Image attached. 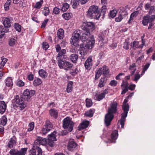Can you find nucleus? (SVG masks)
<instances>
[{
  "label": "nucleus",
  "mask_w": 155,
  "mask_h": 155,
  "mask_svg": "<svg viewBox=\"0 0 155 155\" xmlns=\"http://www.w3.org/2000/svg\"><path fill=\"white\" fill-rule=\"evenodd\" d=\"M12 102L15 104V107L18 108L20 110H22L27 106L25 102L24 99L21 97L19 98L18 95L15 97Z\"/></svg>",
  "instance_id": "423d86ee"
},
{
  "label": "nucleus",
  "mask_w": 155,
  "mask_h": 155,
  "mask_svg": "<svg viewBox=\"0 0 155 155\" xmlns=\"http://www.w3.org/2000/svg\"><path fill=\"white\" fill-rule=\"evenodd\" d=\"M92 60L91 57L88 58L86 60L84 63V66L85 68L88 70H90L92 66Z\"/></svg>",
  "instance_id": "f3484780"
},
{
  "label": "nucleus",
  "mask_w": 155,
  "mask_h": 155,
  "mask_svg": "<svg viewBox=\"0 0 155 155\" xmlns=\"http://www.w3.org/2000/svg\"><path fill=\"white\" fill-rule=\"evenodd\" d=\"M72 16L71 13H66L63 14L62 16L65 20H68L71 18Z\"/></svg>",
  "instance_id": "c9c22d12"
},
{
  "label": "nucleus",
  "mask_w": 155,
  "mask_h": 155,
  "mask_svg": "<svg viewBox=\"0 0 155 155\" xmlns=\"http://www.w3.org/2000/svg\"><path fill=\"white\" fill-rule=\"evenodd\" d=\"M49 114L50 115L54 118H57L58 116V112L57 110L54 109H51L49 110Z\"/></svg>",
  "instance_id": "5701e85b"
},
{
  "label": "nucleus",
  "mask_w": 155,
  "mask_h": 155,
  "mask_svg": "<svg viewBox=\"0 0 155 155\" xmlns=\"http://www.w3.org/2000/svg\"><path fill=\"white\" fill-rule=\"evenodd\" d=\"M64 31L61 29H59L57 32V36L58 38L61 39L63 38L64 36Z\"/></svg>",
  "instance_id": "7c9ffc66"
},
{
  "label": "nucleus",
  "mask_w": 155,
  "mask_h": 155,
  "mask_svg": "<svg viewBox=\"0 0 155 155\" xmlns=\"http://www.w3.org/2000/svg\"><path fill=\"white\" fill-rule=\"evenodd\" d=\"M45 16L48 15L49 13V8L47 7H45L44 8V11L43 12Z\"/></svg>",
  "instance_id": "6e6d98bb"
},
{
  "label": "nucleus",
  "mask_w": 155,
  "mask_h": 155,
  "mask_svg": "<svg viewBox=\"0 0 155 155\" xmlns=\"http://www.w3.org/2000/svg\"><path fill=\"white\" fill-rule=\"evenodd\" d=\"M78 55L76 54H71L70 56V60L73 62L76 63L78 59Z\"/></svg>",
  "instance_id": "473e14b6"
},
{
  "label": "nucleus",
  "mask_w": 155,
  "mask_h": 155,
  "mask_svg": "<svg viewBox=\"0 0 155 155\" xmlns=\"http://www.w3.org/2000/svg\"><path fill=\"white\" fill-rule=\"evenodd\" d=\"M3 21V24L4 26L11 27L12 24V21L11 18L7 17L5 18L4 19Z\"/></svg>",
  "instance_id": "412c9836"
},
{
  "label": "nucleus",
  "mask_w": 155,
  "mask_h": 155,
  "mask_svg": "<svg viewBox=\"0 0 155 155\" xmlns=\"http://www.w3.org/2000/svg\"><path fill=\"white\" fill-rule=\"evenodd\" d=\"M117 82L115 80L111 81L110 83V85L112 86H115L116 85Z\"/></svg>",
  "instance_id": "774afa93"
},
{
  "label": "nucleus",
  "mask_w": 155,
  "mask_h": 155,
  "mask_svg": "<svg viewBox=\"0 0 155 155\" xmlns=\"http://www.w3.org/2000/svg\"><path fill=\"white\" fill-rule=\"evenodd\" d=\"M86 105L87 107H90L92 104L91 100L87 98L86 100Z\"/></svg>",
  "instance_id": "864d4df0"
},
{
  "label": "nucleus",
  "mask_w": 155,
  "mask_h": 155,
  "mask_svg": "<svg viewBox=\"0 0 155 155\" xmlns=\"http://www.w3.org/2000/svg\"><path fill=\"white\" fill-rule=\"evenodd\" d=\"M102 68H100L96 72V74L95 76V79H98L102 74Z\"/></svg>",
  "instance_id": "4c0bfd02"
},
{
  "label": "nucleus",
  "mask_w": 155,
  "mask_h": 155,
  "mask_svg": "<svg viewBox=\"0 0 155 155\" xmlns=\"http://www.w3.org/2000/svg\"><path fill=\"white\" fill-rule=\"evenodd\" d=\"M17 39L15 37L10 38L8 39V44L11 47H13L17 42Z\"/></svg>",
  "instance_id": "a878e982"
},
{
  "label": "nucleus",
  "mask_w": 155,
  "mask_h": 155,
  "mask_svg": "<svg viewBox=\"0 0 155 155\" xmlns=\"http://www.w3.org/2000/svg\"><path fill=\"white\" fill-rule=\"evenodd\" d=\"M107 89H106L103 92L101 93H95L94 95V98L95 100L100 101L105 97V95L108 93Z\"/></svg>",
  "instance_id": "f8f14e48"
},
{
  "label": "nucleus",
  "mask_w": 155,
  "mask_h": 155,
  "mask_svg": "<svg viewBox=\"0 0 155 155\" xmlns=\"http://www.w3.org/2000/svg\"><path fill=\"white\" fill-rule=\"evenodd\" d=\"M36 147H34V145L33 146V147L32 149L29 152V155H36Z\"/></svg>",
  "instance_id": "8fccbe9b"
},
{
  "label": "nucleus",
  "mask_w": 155,
  "mask_h": 155,
  "mask_svg": "<svg viewBox=\"0 0 155 155\" xmlns=\"http://www.w3.org/2000/svg\"><path fill=\"white\" fill-rule=\"evenodd\" d=\"M49 47V45L46 42H43L42 44V47L43 49L46 50Z\"/></svg>",
  "instance_id": "680f3d73"
},
{
  "label": "nucleus",
  "mask_w": 155,
  "mask_h": 155,
  "mask_svg": "<svg viewBox=\"0 0 155 155\" xmlns=\"http://www.w3.org/2000/svg\"><path fill=\"white\" fill-rule=\"evenodd\" d=\"M79 2L74 1V2L72 5V7L74 8H76L77 6L78 5Z\"/></svg>",
  "instance_id": "338daca9"
},
{
  "label": "nucleus",
  "mask_w": 155,
  "mask_h": 155,
  "mask_svg": "<svg viewBox=\"0 0 155 155\" xmlns=\"http://www.w3.org/2000/svg\"><path fill=\"white\" fill-rule=\"evenodd\" d=\"M124 87V88H123V87H122L123 90L121 93V94H125L128 91V90L129 89L128 87Z\"/></svg>",
  "instance_id": "69168bd1"
},
{
  "label": "nucleus",
  "mask_w": 155,
  "mask_h": 155,
  "mask_svg": "<svg viewBox=\"0 0 155 155\" xmlns=\"http://www.w3.org/2000/svg\"><path fill=\"white\" fill-rule=\"evenodd\" d=\"M144 37V35H143L141 38L142 42V44L138 46L139 42L137 41H134L133 42V43H131V44L130 45L131 47L133 48L134 49H135L137 48H142L143 47V46L144 45L145 43V40H143Z\"/></svg>",
  "instance_id": "ddd939ff"
},
{
  "label": "nucleus",
  "mask_w": 155,
  "mask_h": 155,
  "mask_svg": "<svg viewBox=\"0 0 155 155\" xmlns=\"http://www.w3.org/2000/svg\"><path fill=\"white\" fill-rule=\"evenodd\" d=\"M25 83L21 80H18L17 82V85L19 87H22L24 86Z\"/></svg>",
  "instance_id": "bf43d9fd"
},
{
  "label": "nucleus",
  "mask_w": 155,
  "mask_h": 155,
  "mask_svg": "<svg viewBox=\"0 0 155 155\" xmlns=\"http://www.w3.org/2000/svg\"><path fill=\"white\" fill-rule=\"evenodd\" d=\"M129 42L127 40H125L124 43L123 48L126 50H128L129 48Z\"/></svg>",
  "instance_id": "3c124183"
},
{
  "label": "nucleus",
  "mask_w": 155,
  "mask_h": 155,
  "mask_svg": "<svg viewBox=\"0 0 155 155\" xmlns=\"http://www.w3.org/2000/svg\"><path fill=\"white\" fill-rule=\"evenodd\" d=\"M16 138L15 136H13L10 139L7 146L9 148H11L16 145Z\"/></svg>",
  "instance_id": "dca6fc26"
},
{
  "label": "nucleus",
  "mask_w": 155,
  "mask_h": 155,
  "mask_svg": "<svg viewBox=\"0 0 155 155\" xmlns=\"http://www.w3.org/2000/svg\"><path fill=\"white\" fill-rule=\"evenodd\" d=\"M39 75L42 78H45L48 76V73L43 69L40 70L38 71Z\"/></svg>",
  "instance_id": "f704fd0d"
},
{
  "label": "nucleus",
  "mask_w": 155,
  "mask_h": 155,
  "mask_svg": "<svg viewBox=\"0 0 155 155\" xmlns=\"http://www.w3.org/2000/svg\"><path fill=\"white\" fill-rule=\"evenodd\" d=\"M89 122L88 121H85L83 122L78 126V128L79 130L85 129L88 126Z\"/></svg>",
  "instance_id": "393cba45"
},
{
  "label": "nucleus",
  "mask_w": 155,
  "mask_h": 155,
  "mask_svg": "<svg viewBox=\"0 0 155 155\" xmlns=\"http://www.w3.org/2000/svg\"><path fill=\"white\" fill-rule=\"evenodd\" d=\"M35 127V123L33 122H32L29 124L28 128V129L27 131L30 132L32 131Z\"/></svg>",
  "instance_id": "c03bdc74"
},
{
  "label": "nucleus",
  "mask_w": 155,
  "mask_h": 155,
  "mask_svg": "<svg viewBox=\"0 0 155 155\" xmlns=\"http://www.w3.org/2000/svg\"><path fill=\"white\" fill-rule=\"evenodd\" d=\"M43 2H38L36 3L34 8H40Z\"/></svg>",
  "instance_id": "13d9d810"
},
{
  "label": "nucleus",
  "mask_w": 155,
  "mask_h": 155,
  "mask_svg": "<svg viewBox=\"0 0 155 155\" xmlns=\"http://www.w3.org/2000/svg\"><path fill=\"white\" fill-rule=\"evenodd\" d=\"M128 100L125 99L123 103L122 109L124 110V112L121 114V119L118 121V122H120V124L121 125V127L122 128H124V122L126 118L127 117L129 110V105L128 104H127Z\"/></svg>",
  "instance_id": "20e7f679"
},
{
  "label": "nucleus",
  "mask_w": 155,
  "mask_h": 155,
  "mask_svg": "<svg viewBox=\"0 0 155 155\" xmlns=\"http://www.w3.org/2000/svg\"><path fill=\"white\" fill-rule=\"evenodd\" d=\"M15 29L18 32H20L21 31V26L18 24H15L14 25Z\"/></svg>",
  "instance_id": "052dcab7"
},
{
  "label": "nucleus",
  "mask_w": 155,
  "mask_h": 155,
  "mask_svg": "<svg viewBox=\"0 0 155 155\" xmlns=\"http://www.w3.org/2000/svg\"><path fill=\"white\" fill-rule=\"evenodd\" d=\"M7 122L6 117L5 115H3L0 119V124L3 126L6 125Z\"/></svg>",
  "instance_id": "2f4dec72"
},
{
  "label": "nucleus",
  "mask_w": 155,
  "mask_h": 155,
  "mask_svg": "<svg viewBox=\"0 0 155 155\" xmlns=\"http://www.w3.org/2000/svg\"><path fill=\"white\" fill-rule=\"evenodd\" d=\"M41 83V80L39 78H36L35 79L33 84L34 86H37L39 85Z\"/></svg>",
  "instance_id": "37998d69"
},
{
  "label": "nucleus",
  "mask_w": 155,
  "mask_h": 155,
  "mask_svg": "<svg viewBox=\"0 0 155 155\" xmlns=\"http://www.w3.org/2000/svg\"><path fill=\"white\" fill-rule=\"evenodd\" d=\"M155 19V15L151 16L147 15H146V23H150L153 21Z\"/></svg>",
  "instance_id": "c85d7f7f"
},
{
  "label": "nucleus",
  "mask_w": 155,
  "mask_h": 155,
  "mask_svg": "<svg viewBox=\"0 0 155 155\" xmlns=\"http://www.w3.org/2000/svg\"><path fill=\"white\" fill-rule=\"evenodd\" d=\"M34 147H36V152H38V155H42V151L41 149L37 144H34Z\"/></svg>",
  "instance_id": "a18cd8bd"
},
{
  "label": "nucleus",
  "mask_w": 155,
  "mask_h": 155,
  "mask_svg": "<svg viewBox=\"0 0 155 155\" xmlns=\"http://www.w3.org/2000/svg\"><path fill=\"white\" fill-rule=\"evenodd\" d=\"M81 40L82 42L88 40L87 43L84 45L81 44L80 45V53L82 55L86 54L89 49H92L95 43V40L92 35H91L88 32L85 31L82 35Z\"/></svg>",
  "instance_id": "f257e3e1"
},
{
  "label": "nucleus",
  "mask_w": 155,
  "mask_h": 155,
  "mask_svg": "<svg viewBox=\"0 0 155 155\" xmlns=\"http://www.w3.org/2000/svg\"><path fill=\"white\" fill-rule=\"evenodd\" d=\"M74 123L69 117L64 118L63 120V127L65 128L68 129V130L71 132L73 129Z\"/></svg>",
  "instance_id": "6e6552de"
},
{
  "label": "nucleus",
  "mask_w": 155,
  "mask_h": 155,
  "mask_svg": "<svg viewBox=\"0 0 155 155\" xmlns=\"http://www.w3.org/2000/svg\"><path fill=\"white\" fill-rule=\"evenodd\" d=\"M47 143L46 139L43 137H38L34 142V144H37L38 146L39 144L44 145Z\"/></svg>",
  "instance_id": "2eb2a0df"
},
{
  "label": "nucleus",
  "mask_w": 155,
  "mask_h": 155,
  "mask_svg": "<svg viewBox=\"0 0 155 155\" xmlns=\"http://www.w3.org/2000/svg\"><path fill=\"white\" fill-rule=\"evenodd\" d=\"M107 32V31L106 30L103 31L102 32L101 34L99 36L98 39L100 41H101L104 40L105 35H106Z\"/></svg>",
  "instance_id": "79ce46f5"
},
{
  "label": "nucleus",
  "mask_w": 155,
  "mask_h": 155,
  "mask_svg": "<svg viewBox=\"0 0 155 155\" xmlns=\"http://www.w3.org/2000/svg\"><path fill=\"white\" fill-rule=\"evenodd\" d=\"M56 134L57 131H54L48 136V140L47 144L48 145L51 147H54L55 144L54 141L57 140L56 136Z\"/></svg>",
  "instance_id": "1a4fd4ad"
},
{
  "label": "nucleus",
  "mask_w": 155,
  "mask_h": 155,
  "mask_svg": "<svg viewBox=\"0 0 155 155\" xmlns=\"http://www.w3.org/2000/svg\"><path fill=\"white\" fill-rule=\"evenodd\" d=\"M60 11V9L58 8L55 7L54 9L53 10V12L55 14H58L59 13Z\"/></svg>",
  "instance_id": "0e129e2a"
},
{
  "label": "nucleus",
  "mask_w": 155,
  "mask_h": 155,
  "mask_svg": "<svg viewBox=\"0 0 155 155\" xmlns=\"http://www.w3.org/2000/svg\"><path fill=\"white\" fill-rule=\"evenodd\" d=\"M94 112V110L91 109L89 111H87L85 114V115L88 117H91L93 115V114Z\"/></svg>",
  "instance_id": "e433bc0d"
},
{
  "label": "nucleus",
  "mask_w": 155,
  "mask_h": 155,
  "mask_svg": "<svg viewBox=\"0 0 155 155\" xmlns=\"http://www.w3.org/2000/svg\"><path fill=\"white\" fill-rule=\"evenodd\" d=\"M73 84V82L71 81L69 82L68 84L66 90L68 93L72 91Z\"/></svg>",
  "instance_id": "58836bf2"
},
{
  "label": "nucleus",
  "mask_w": 155,
  "mask_h": 155,
  "mask_svg": "<svg viewBox=\"0 0 155 155\" xmlns=\"http://www.w3.org/2000/svg\"><path fill=\"white\" fill-rule=\"evenodd\" d=\"M87 15L91 18L98 19L101 16V13L98 10L97 6L92 5L89 8Z\"/></svg>",
  "instance_id": "39448f33"
},
{
  "label": "nucleus",
  "mask_w": 155,
  "mask_h": 155,
  "mask_svg": "<svg viewBox=\"0 0 155 155\" xmlns=\"http://www.w3.org/2000/svg\"><path fill=\"white\" fill-rule=\"evenodd\" d=\"M7 105L4 101H0V113L3 114L5 112Z\"/></svg>",
  "instance_id": "aec40b11"
},
{
  "label": "nucleus",
  "mask_w": 155,
  "mask_h": 155,
  "mask_svg": "<svg viewBox=\"0 0 155 155\" xmlns=\"http://www.w3.org/2000/svg\"><path fill=\"white\" fill-rule=\"evenodd\" d=\"M44 126H46L47 128H49L50 130L53 127V125L49 120L46 121L45 124Z\"/></svg>",
  "instance_id": "603ef678"
},
{
  "label": "nucleus",
  "mask_w": 155,
  "mask_h": 155,
  "mask_svg": "<svg viewBox=\"0 0 155 155\" xmlns=\"http://www.w3.org/2000/svg\"><path fill=\"white\" fill-rule=\"evenodd\" d=\"M1 59L2 61L0 64V68L3 69L8 60L6 58H3V57H2Z\"/></svg>",
  "instance_id": "a19ab883"
},
{
  "label": "nucleus",
  "mask_w": 155,
  "mask_h": 155,
  "mask_svg": "<svg viewBox=\"0 0 155 155\" xmlns=\"http://www.w3.org/2000/svg\"><path fill=\"white\" fill-rule=\"evenodd\" d=\"M139 11H136L131 14L130 19L128 21L129 24L131 23L132 21L133 20L134 18L136 17L139 14Z\"/></svg>",
  "instance_id": "b1692460"
},
{
  "label": "nucleus",
  "mask_w": 155,
  "mask_h": 155,
  "mask_svg": "<svg viewBox=\"0 0 155 155\" xmlns=\"http://www.w3.org/2000/svg\"><path fill=\"white\" fill-rule=\"evenodd\" d=\"M6 86L8 87H12L13 85L12 80L11 77H8L5 80Z\"/></svg>",
  "instance_id": "bb28decb"
},
{
  "label": "nucleus",
  "mask_w": 155,
  "mask_h": 155,
  "mask_svg": "<svg viewBox=\"0 0 155 155\" xmlns=\"http://www.w3.org/2000/svg\"><path fill=\"white\" fill-rule=\"evenodd\" d=\"M50 130H50L49 128H47V127H46V126H43L41 131L42 134L45 135L48 132H49Z\"/></svg>",
  "instance_id": "49530a36"
},
{
  "label": "nucleus",
  "mask_w": 155,
  "mask_h": 155,
  "mask_svg": "<svg viewBox=\"0 0 155 155\" xmlns=\"http://www.w3.org/2000/svg\"><path fill=\"white\" fill-rule=\"evenodd\" d=\"M35 93V91L34 90L26 89L24 91L23 95L24 96L30 97L33 96Z\"/></svg>",
  "instance_id": "a211bd4d"
},
{
  "label": "nucleus",
  "mask_w": 155,
  "mask_h": 155,
  "mask_svg": "<svg viewBox=\"0 0 155 155\" xmlns=\"http://www.w3.org/2000/svg\"><path fill=\"white\" fill-rule=\"evenodd\" d=\"M101 68L103 75L104 76H106L109 73V70L108 68L106 65H104Z\"/></svg>",
  "instance_id": "cd10ccee"
},
{
  "label": "nucleus",
  "mask_w": 155,
  "mask_h": 155,
  "mask_svg": "<svg viewBox=\"0 0 155 155\" xmlns=\"http://www.w3.org/2000/svg\"><path fill=\"white\" fill-rule=\"evenodd\" d=\"M117 11L116 10L114 9L111 11L110 12V15L111 17L112 18L114 17L117 13Z\"/></svg>",
  "instance_id": "5fc2aeb1"
},
{
  "label": "nucleus",
  "mask_w": 155,
  "mask_h": 155,
  "mask_svg": "<svg viewBox=\"0 0 155 155\" xmlns=\"http://www.w3.org/2000/svg\"><path fill=\"white\" fill-rule=\"evenodd\" d=\"M11 1L10 0H8L5 3L4 5V7L5 10H8L9 8V6L10 5L11 3Z\"/></svg>",
  "instance_id": "de8ad7c7"
},
{
  "label": "nucleus",
  "mask_w": 155,
  "mask_h": 155,
  "mask_svg": "<svg viewBox=\"0 0 155 155\" xmlns=\"http://www.w3.org/2000/svg\"><path fill=\"white\" fill-rule=\"evenodd\" d=\"M27 149V148H21L20 150L16 149H12L10 150V153L11 155H25Z\"/></svg>",
  "instance_id": "9b49d317"
},
{
  "label": "nucleus",
  "mask_w": 155,
  "mask_h": 155,
  "mask_svg": "<svg viewBox=\"0 0 155 155\" xmlns=\"http://www.w3.org/2000/svg\"><path fill=\"white\" fill-rule=\"evenodd\" d=\"M66 53V50L62 49L58 53L57 59L58 61V65L60 68H63L65 70L68 71L71 69L73 64L66 60L68 58L67 56L65 54Z\"/></svg>",
  "instance_id": "f03ea898"
},
{
  "label": "nucleus",
  "mask_w": 155,
  "mask_h": 155,
  "mask_svg": "<svg viewBox=\"0 0 155 155\" xmlns=\"http://www.w3.org/2000/svg\"><path fill=\"white\" fill-rule=\"evenodd\" d=\"M69 7V5L67 3H65L63 4L61 10L63 12H65L68 9Z\"/></svg>",
  "instance_id": "09e8293b"
},
{
  "label": "nucleus",
  "mask_w": 155,
  "mask_h": 155,
  "mask_svg": "<svg viewBox=\"0 0 155 155\" xmlns=\"http://www.w3.org/2000/svg\"><path fill=\"white\" fill-rule=\"evenodd\" d=\"M10 28V27H5L4 25V26H1L0 27V29H1V31L2 32H3L4 34L5 33H7L9 32V28Z\"/></svg>",
  "instance_id": "ea45409f"
},
{
  "label": "nucleus",
  "mask_w": 155,
  "mask_h": 155,
  "mask_svg": "<svg viewBox=\"0 0 155 155\" xmlns=\"http://www.w3.org/2000/svg\"><path fill=\"white\" fill-rule=\"evenodd\" d=\"M77 146V144L74 141L69 142L68 145V149L70 150H73L76 148Z\"/></svg>",
  "instance_id": "c756f323"
},
{
  "label": "nucleus",
  "mask_w": 155,
  "mask_h": 155,
  "mask_svg": "<svg viewBox=\"0 0 155 155\" xmlns=\"http://www.w3.org/2000/svg\"><path fill=\"white\" fill-rule=\"evenodd\" d=\"M106 83L105 78H101L99 81L98 86L99 87H102L104 86Z\"/></svg>",
  "instance_id": "72a5a7b5"
},
{
  "label": "nucleus",
  "mask_w": 155,
  "mask_h": 155,
  "mask_svg": "<svg viewBox=\"0 0 155 155\" xmlns=\"http://www.w3.org/2000/svg\"><path fill=\"white\" fill-rule=\"evenodd\" d=\"M84 29L83 30L82 35L85 31L88 32L90 34V31H93L95 29V26L94 23L92 22H86L83 24Z\"/></svg>",
  "instance_id": "9d476101"
},
{
  "label": "nucleus",
  "mask_w": 155,
  "mask_h": 155,
  "mask_svg": "<svg viewBox=\"0 0 155 155\" xmlns=\"http://www.w3.org/2000/svg\"><path fill=\"white\" fill-rule=\"evenodd\" d=\"M137 65L135 63H133L130 65L128 70L130 72L131 75H134V73L137 70Z\"/></svg>",
  "instance_id": "6ab92c4d"
},
{
  "label": "nucleus",
  "mask_w": 155,
  "mask_h": 155,
  "mask_svg": "<svg viewBox=\"0 0 155 155\" xmlns=\"http://www.w3.org/2000/svg\"><path fill=\"white\" fill-rule=\"evenodd\" d=\"M107 11V8L105 5H103L101 9V12H102L103 15H104Z\"/></svg>",
  "instance_id": "e2e57ef3"
},
{
  "label": "nucleus",
  "mask_w": 155,
  "mask_h": 155,
  "mask_svg": "<svg viewBox=\"0 0 155 155\" xmlns=\"http://www.w3.org/2000/svg\"><path fill=\"white\" fill-rule=\"evenodd\" d=\"M122 12H121V13L119 14L118 17L115 18V20L116 22H119L123 18L122 17Z\"/></svg>",
  "instance_id": "4d7b16f0"
},
{
  "label": "nucleus",
  "mask_w": 155,
  "mask_h": 155,
  "mask_svg": "<svg viewBox=\"0 0 155 155\" xmlns=\"http://www.w3.org/2000/svg\"><path fill=\"white\" fill-rule=\"evenodd\" d=\"M117 104L116 102L111 103L108 108V113L105 115L104 123L107 127L109 126L114 117V114L116 113L117 110Z\"/></svg>",
  "instance_id": "7ed1b4c3"
},
{
  "label": "nucleus",
  "mask_w": 155,
  "mask_h": 155,
  "mask_svg": "<svg viewBox=\"0 0 155 155\" xmlns=\"http://www.w3.org/2000/svg\"><path fill=\"white\" fill-rule=\"evenodd\" d=\"M118 136V131L117 130L114 131L111 135L112 140H111L110 142L111 143H115L116 142L115 140L117 138Z\"/></svg>",
  "instance_id": "4be33fe9"
},
{
  "label": "nucleus",
  "mask_w": 155,
  "mask_h": 155,
  "mask_svg": "<svg viewBox=\"0 0 155 155\" xmlns=\"http://www.w3.org/2000/svg\"><path fill=\"white\" fill-rule=\"evenodd\" d=\"M81 31L80 30H78L75 31L72 34V36L71 38V44L74 46L77 47L79 45V39L81 37Z\"/></svg>",
  "instance_id": "0eeeda50"
},
{
  "label": "nucleus",
  "mask_w": 155,
  "mask_h": 155,
  "mask_svg": "<svg viewBox=\"0 0 155 155\" xmlns=\"http://www.w3.org/2000/svg\"><path fill=\"white\" fill-rule=\"evenodd\" d=\"M131 77V79L137 83V81L140 78V75L138 73H136L134 75H131V74L130 75L126 76L125 77L126 80H128L130 79Z\"/></svg>",
  "instance_id": "4468645a"
}]
</instances>
